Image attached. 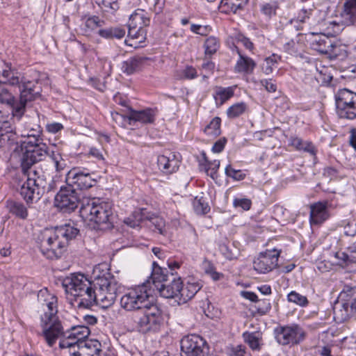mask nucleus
Listing matches in <instances>:
<instances>
[{"label": "nucleus", "instance_id": "nucleus-1", "mask_svg": "<svg viewBox=\"0 0 356 356\" xmlns=\"http://www.w3.org/2000/svg\"><path fill=\"white\" fill-rule=\"evenodd\" d=\"M120 305L132 312L131 320L140 332L159 330L163 321L162 311L154 301L149 281L129 289L122 296Z\"/></svg>", "mask_w": 356, "mask_h": 356}, {"label": "nucleus", "instance_id": "nucleus-2", "mask_svg": "<svg viewBox=\"0 0 356 356\" xmlns=\"http://www.w3.org/2000/svg\"><path fill=\"white\" fill-rule=\"evenodd\" d=\"M79 234V229L70 224L45 229L38 238L40 250L48 259H60L67 250L70 242Z\"/></svg>", "mask_w": 356, "mask_h": 356}, {"label": "nucleus", "instance_id": "nucleus-3", "mask_svg": "<svg viewBox=\"0 0 356 356\" xmlns=\"http://www.w3.org/2000/svg\"><path fill=\"white\" fill-rule=\"evenodd\" d=\"M93 287L97 288V292L74 297L79 309H90L97 305L104 308L108 307L113 305L120 290V284L109 274L95 277Z\"/></svg>", "mask_w": 356, "mask_h": 356}, {"label": "nucleus", "instance_id": "nucleus-4", "mask_svg": "<svg viewBox=\"0 0 356 356\" xmlns=\"http://www.w3.org/2000/svg\"><path fill=\"white\" fill-rule=\"evenodd\" d=\"M27 175L19 193L27 204L38 202L44 193L54 192L58 188V178L47 179L44 174L35 169L24 171Z\"/></svg>", "mask_w": 356, "mask_h": 356}, {"label": "nucleus", "instance_id": "nucleus-5", "mask_svg": "<svg viewBox=\"0 0 356 356\" xmlns=\"http://www.w3.org/2000/svg\"><path fill=\"white\" fill-rule=\"evenodd\" d=\"M79 214L85 221L94 223V229H109L113 227L115 216L110 203H97L94 200H83Z\"/></svg>", "mask_w": 356, "mask_h": 356}, {"label": "nucleus", "instance_id": "nucleus-6", "mask_svg": "<svg viewBox=\"0 0 356 356\" xmlns=\"http://www.w3.org/2000/svg\"><path fill=\"white\" fill-rule=\"evenodd\" d=\"M46 294L49 296V300H44L47 302L46 305L48 311L44 312V315L41 316V327L42 328V335L49 346L52 347L57 339L64 334V329L59 321L57 314V298L55 296L49 294L47 290H40L38 293V298L44 297Z\"/></svg>", "mask_w": 356, "mask_h": 356}, {"label": "nucleus", "instance_id": "nucleus-7", "mask_svg": "<svg viewBox=\"0 0 356 356\" xmlns=\"http://www.w3.org/2000/svg\"><path fill=\"white\" fill-rule=\"evenodd\" d=\"M19 150L22 152L21 166L23 171L33 169L32 166L44 160L51 151L40 135L34 134L24 136V140L19 144Z\"/></svg>", "mask_w": 356, "mask_h": 356}, {"label": "nucleus", "instance_id": "nucleus-8", "mask_svg": "<svg viewBox=\"0 0 356 356\" xmlns=\"http://www.w3.org/2000/svg\"><path fill=\"white\" fill-rule=\"evenodd\" d=\"M81 193L70 184L65 182L60 186L55 195L54 205L61 212L70 213L82 204Z\"/></svg>", "mask_w": 356, "mask_h": 356}, {"label": "nucleus", "instance_id": "nucleus-9", "mask_svg": "<svg viewBox=\"0 0 356 356\" xmlns=\"http://www.w3.org/2000/svg\"><path fill=\"white\" fill-rule=\"evenodd\" d=\"M335 104L340 118L356 119V93L353 90H339L335 95Z\"/></svg>", "mask_w": 356, "mask_h": 356}, {"label": "nucleus", "instance_id": "nucleus-10", "mask_svg": "<svg viewBox=\"0 0 356 356\" xmlns=\"http://www.w3.org/2000/svg\"><path fill=\"white\" fill-rule=\"evenodd\" d=\"M62 286L65 292L73 297L97 292V288L93 287V280H88L83 275L65 277L62 282Z\"/></svg>", "mask_w": 356, "mask_h": 356}, {"label": "nucleus", "instance_id": "nucleus-11", "mask_svg": "<svg viewBox=\"0 0 356 356\" xmlns=\"http://www.w3.org/2000/svg\"><path fill=\"white\" fill-rule=\"evenodd\" d=\"M307 41L312 49L327 55L330 59H334L339 55V47L325 34L309 33L307 35Z\"/></svg>", "mask_w": 356, "mask_h": 356}, {"label": "nucleus", "instance_id": "nucleus-12", "mask_svg": "<svg viewBox=\"0 0 356 356\" xmlns=\"http://www.w3.org/2000/svg\"><path fill=\"white\" fill-rule=\"evenodd\" d=\"M274 333L277 341L283 346L299 344L306 337L305 331L298 324L277 327Z\"/></svg>", "mask_w": 356, "mask_h": 356}, {"label": "nucleus", "instance_id": "nucleus-13", "mask_svg": "<svg viewBox=\"0 0 356 356\" xmlns=\"http://www.w3.org/2000/svg\"><path fill=\"white\" fill-rule=\"evenodd\" d=\"M181 356H206L209 354V345L199 335L191 334L184 337L181 341Z\"/></svg>", "mask_w": 356, "mask_h": 356}, {"label": "nucleus", "instance_id": "nucleus-14", "mask_svg": "<svg viewBox=\"0 0 356 356\" xmlns=\"http://www.w3.org/2000/svg\"><path fill=\"white\" fill-rule=\"evenodd\" d=\"M4 91L6 97H0V101L10 106L13 116L19 120L25 113L26 104L34 99L35 95L31 93L32 90H21L19 98L15 99L8 90Z\"/></svg>", "mask_w": 356, "mask_h": 356}, {"label": "nucleus", "instance_id": "nucleus-15", "mask_svg": "<svg viewBox=\"0 0 356 356\" xmlns=\"http://www.w3.org/2000/svg\"><path fill=\"white\" fill-rule=\"evenodd\" d=\"M90 331L88 327L84 325L74 326L70 331H64L63 337L59 342L60 348H74L76 346L86 342L85 340L90 335Z\"/></svg>", "mask_w": 356, "mask_h": 356}, {"label": "nucleus", "instance_id": "nucleus-16", "mask_svg": "<svg viewBox=\"0 0 356 356\" xmlns=\"http://www.w3.org/2000/svg\"><path fill=\"white\" fill-rule=\"evenodd\" d=\"M65 182L70 184L76 190L82 191L91 188L97 181L92 177V174L74 168L66 174Z\"/></svg>", "mask_w": 356, "mask_h": 356}, {"label": "nucleus", "instance_id": "nucleus-17", "mask_svg": "<svg viewBox=\"0 0 356 356\" xmlns=\"http://www.w3.org/2000/svg\"><path fill=\"white\" fill-rule=\"evenodd\" d=\"M280 252L273 249L259 254L254 261V269L260 273H267L277 266Z\"/></svg>", "mask_w": 356, "mask_h": 356}, {"label": "nucleus", "instance_id": "nucleus-18", "mask_svg": "<svg viewBox=\"0 0 356 356\" xmlns=\"http://www.w3.org/2000/svg\"><path fill=\"white\" fill-rule=\"evenodd\" d=\"M0 148L14 152L19 151L17 136L8 121H0Z\"/></svg>", "mask_w": 356, "mask_h": 356}, {"label": "nucleus", "instance_id": "nucleus-19", "mask_svg": "<svg viewBox=\"0 0 356 356\" xmlns=\"http://www.w3.org/2000/svg\"><path fill=\"white\" fill-rule=\"evenodd\" d=\"M161 296L165 298H180L181 289V280L177 277L174 273H170V280L168 282L156 286Z\"/></svg>", "mask_w": 356, "mask_h": 356}, {"label": "nucleus", "instance_id": "nucleus-20", "mask_svg": "<svg viewBox=\"0 0 356 356\" xmlns=\"http://www.w3.org/2000/svg\"><path fill=\"white\" fill-rule=\"evenodd\" d=\"M180 159L174 153H169L168 155H160L157 158L159 169L165 175L175 172L179 167Z\"/></svg>", "mask_w": 356, "mask_h": 356}, {"label": "nucleus", "instance_id": "nucleus-21", "mask_svg": "<svg viewBox=\"0 0 356 356\" xmlns=\"http://www.w3.org/2000/svg\"><path fill=\"white\" fill-rule=\"evenodd\" d=\"M329 217L327 202H318L311 206L309 220L312 225H321Z\"/></svg>", "mask_w": 356, "mask_h": 356}, {"label": "nucleus", "instance_id": "nucleus-22", "mask_svg": "<svg viewBox=\"0 0 356 356\" xmlns=\"http://www.w3.org/2000/svg\"><path fill=\"white\" fill-rule=\"evenodd\" d=\"M156 115V111L152 108H146L140 111H136L129 108V113L128 115V121L129 124L133 122H140L141 123L147 124L153 123Z\"/></svg>", "mask_w": 356, "mask_h": 356}, {"label": "nucleus", "instance_id": "nucleus-23", "mask_svg": "<svg viewBox=\"0 0 356 356\" xmlns=\"http://www.w3.org/2000/svg\"><path fill=\"white\" fill-rule=\"evenodd\" d=\"M332 309L334 319L337 323H343L355 314L353 310L349 307L348 303L345 302L340 298L339 296L334 302Z\"/></svg>", "mask_w": 356, "mask_h": 356}, {"label": "nucleus", "instance_id": "nucleus-24", "mask_svg": "<svg viewBox=\"0 0 356 356\" xmlns=\"http://www.w3.org/2000/svg\"><path fill=\"white\" fill-rule=\"evenodd\" d=\"M149 58L147 57L135 56L123 61L121 65L122 71L129 75L140 70L144 63Z\"/></svg>", "mask_w": 356, "mask_h": 356}, {"label": "nucleus", "instance_id": "nucleus-25", "mask_svg": "<svg viewBox=\"0 0 356 356\" xmlns=\"http://www.w3.org/2000/svg\"><path fill=\"white\" fill-rule=\"evenodd\" d=\"M248 3V0H221L218 9L225 14H236L243 10Z\"/></svg>", "mask_w": 356, "mask_h": 356}, {"label": "nucleus", "instance_id": "nucleus-26", "mask_svg": "<svg viewBox=\"0 0 356 356\" xmlns=\"http://www.w3.org/2000/svg\"><path fill=\"white\" fill-rule=\"evenodd\" d=\"M342 23L347 26L356 24V0H346L341 13Z\"/></svg>", "mask_w": 356, "mask_h": 356}, {"label": "nucleus", "instance_id": "nucleus-27", "mask_svg": "<svg viewBox=\"0 0 356 356\" xmlns=\"http://www.w3.org/2000/svg\"><path fill=\"white\" fill-rule=\"evenodd\" d=\"M234 48L239 56V58L235 65V70L238 72L252 73L256 66L255 62L251 58L242 55L236 46H234Z\"/></svg>", "mask_w": 356, "mask_h": 356}, {"label": "nucleus", "instance_id": "nucleus-28", "mask_svg": "<svg viewBox=\"0 0 356 356\" xmlns=\"http://www.w3.org/2000/svg\"><path fill=\"white\" fill-rule=\"evenodd\" d=\"M151 279L152 284L156 288V286H160L161 284L168 282L170 280V273L169 270L165 268L160 267L156 262H153V269L151 274Z\"/></svg>", "mask_w": 356, "mask_h": 356}, {"label": "nucleus", "instance_id": "nucleus-29", "mask_svg": "<svg viewBox=\"0 0 356 356\" xmlns=\"http://www.w3.org/2000/svg\"><path fill=\"white\" fill-rule=\"evenodd\" d=\"M149 214L146 209H140L134 211L132 215L124 220V223L132 228L138 227L140 223L148 220Z\"/></svg>", "mask_w": 356, "mask_h": 356}, {"label": "nucleus", "instance_id": "nucleus-30", "mask_svg": "<svg viewBox=\"0 0 356 356\" xmlns=\"http://www.w3.org/2000/svg\"><path fill=\"white\" fill-rule=\"evenodd\" d=\"M101 343L97 340H88L77 346L78 350L84 352L87 356H99L102 352Z\"/></svg>", "mask_w": 356, "mask_h": 356}, {"label": "nucleus", "instance_id": "nucleus-31", "mask_svg": "<svg viewBox=\"0 0 356 356\" xmlns=\"http://www.w3.org/2000/svg\"><path fill=\"white\" fill-rule=\"evenodd\" d=\"M281 61V56L272 54L270 56L266 57L260 64L261 70L266 74H270L278 68L279 63Z\"/></svg>", "mask_w": 356, "mask_h": 356}, {"label": "nucleus", "instance_id": "nucleus-32", "mask_svg": "<svg viewBox=\"0 0 356 356\" xmlns=\"http://www.w3.org/2000/svg\"><path fill=\"white\" fill-rule=\"evenodd\" d=\"M202 285L198 282H188L184 287L181 282V289L180 293L179 301L186 302L188 300L194 297V296L201 289Z\"/></svg>", "mask_w": 356, "mask_h": 356}, {"label": "nucleus", "instance_id": "nucleus-33", "mask_svg": "<svg viewBox=\"0 0 356 356\" xmlns=\"http://www.w3.org/2000/svg\"><path fill=\"white\" fill-rule=\"evenodd\" d=\"M6 208L10 213L19 218L26 219L28 216L27 209L22 202L10 200H7Z\"/></svg>", "mask_w": 356, "mask_h": 356}, {"label": "nucleus", "instance_id": "nucleus-34", "mask_svg": "<svg viewBox=\"0 0 356 356\" xmlns=\"http://www.w3.org/2000/svg\"><path fill=\"white\" fill-rule=\"evenodd\" d=\"M345 302L348 303L349 307L353 312L356 313V287L345 286L343 291L339 294Z\"/></svg>", "mask_w": 356, "mask_h": 356}, {"label": "nucleus", "instance_id": "nucleus-35", "mask_svg": "<svg viewBox=\"0 0 356 356\" xmlns=\"http://www.w3.org/2000/svg\"><path fill=\"white\" fill-rule=\"evenodd\" d=\"M149 17H147L143 10H136L129 18V25L144 28L149 26Z\"/></svg>", "mask_w": 356, "mask_h": 356}, {"label": "nucleus", "instance_id": "nucleus-36", "mask_svg": "<svg viewBox=\"0 0 356 356\" xmlns=\"http://www.w3.org/2000/svg\"><path fill=\"white\" fill-rule=\"evenodd\" d=\"M335 257L339 260L340 265L350 266L356 270V252L348 250V252H337Z\"/></svg>", "mask_w": 356, "mask_h": 356}, {"label": "nucleus", "instance_id": "nucleus-37", "mask_svg": "<svg viewBox=\"0 0 356 356\" xmlns=\"http://www.w3.org/2000/svg\"><path fill=\"white\" fill-rule=\"evenodd\" d=\"M245 341L253 350H260L262 343L260 334L257 332H245L243 334Z\"/></svg>", "mask_w": 356, "mask_h": 356}, {"label": "nucleus", "instance_id": "nucleus-38", "mask_svg": "<svg viewBox=\"0 0 356 356\" xmlns=\"http://www.w3.org/2000/svg\"><path fill=\"white\" fill-rule=\"evenodd\" d=\"M318 14V10L312 8H302L298 16V20L302 23H307L309 25L314 24V18Z\"/></svg>", "mask_w": 356, "mask_h": 356}, {"label": "nucleus", "instance_id": "nucleus-39", "mask_svg": "<svg viewBox=\"0 0 356 356\" xmlns=\"http://www.w3.org/2000/svg\"><path fill=\"white\" fill-rule=\"evenodd\" d=\"M95 3L106 13H114L120 8L118 0H93Z\"/></svg>", "mask_w": 356, "mask_h": 356}, {"label": "nucleus", "instance_id": "nucleus-40", "mask_svg": "<svg viewBox=\"0 0 356 356\" xmlns=\"http://www.w3.org/2000/svg\"><path fill=\"white\" fill-rule=\"evenodd\" d=\"M48 156L54 162L57 172H60L67 167V163L60 152L51 150Z\"/></svg>", "mask_w": 356, "mask_h": 356}, {"label": "nucleus", "instance_id": "nucleus-41", "mask_svg": "<svg viewBox=\"0 0 356 356\" xmlns=\"http://www.w3.org/2000/svg\"><path fill=\"white\" fill-rule=\"evenodd\" d=\"M105 24V21L100 19L98 16L92 15L86 18L85 21V31L90 32L97 28L102 27Z\"/></svg>", "mask_w": 356, "mask_h": 356}, {"label": "nucleus", "instance_id": "nucleus-42", "mask_svg": "<svg viewBox=\"0 0 356 356\" xmlns=\"http://www.w3.org/2000/svg\"><path fill=\"white\" fill-rule=\"evenodd\" d=\"M278 8L279 5L276 1H270L269 2H264L261 3L260 6V10L262 14L269 18H271L273 16L276 15Z\"/></svg>", "mask_w": 356, "mask_h": 356}, {"label": "nucleus", "instance_id": "nucleus-43", "mask_svg": "<svg viewBox=\"0 0 356 356\" xmlns=\"http://www.w3.org/2000/svg\"><path fill=\"white\" fill-rule=\"evenodd\" d=\"M204 47L205 49V54L211 56L214 54L219 49L220 41L217 38L214 36H210L206 39Z\"/></svg>", "mask_w": 356, "mask_h": 356}, {"label": "nucleus", "instance_id": "nucleus-44", "mask_svg": "<svg viewBox=\"0 0 356 356\" xmlns=\"http://www.w3.org/2000/svg\"><path fill=\"white\" fill-rule=\"evenodd\" d=\"M0 83L10 86H16L19 82V78L14 76L13 73L10 70V67H8V69H6L2 71Z\"/></svg>", "mask_w": 356, "mask_h": 356}, {"label": "nucleus", "instance_id": "nucleus-45", "mask_svg": "<svg viewBox=\"0 0 356 356\" xmlns=\"http://www.w3.org/2000/svg\"><path fill=\"white\" fill-rule=\"evenodd\" d=\"M221 120L218 117H215L210 123L204 128V132L211 136H218L220 134Z\"/></svg>", "mask_w": 356, "mask_h": 356}, {"label": "nucleus", "instance_id": "nucleus-46", "mask_svg": "<svg viewBox=\"0 0 356 356\" xmlns=\"http://www.w3.org/2000/svg\"><path fill=\"white\" fill-rule=\"evenodd\" d=\"M146 31L144 28L129 25L128 38L137 40L138 43L143 42L145 38Z\"/></svg>", "mask_w": 356, "mask_h": 356}, {"label": "nucleus", "instance_id": "nucleus-47", "mask_svg": "<svg viewBox=\"0 0 356 356\" xmlns=\"http://www.w3.org/2000/svg\"><path fill=\"white\" fill-rule=\"evenodd\" d=\"M194 210L197 214H206L210 211V207L206 200L202 197H196L193 201Z\"/></svg>", "mask_w": 356, "mask_h": 356}, {"label": "nucleus", "instance_id": "nucleus-48", "mask_svg": "<svg viewBox=\"0 0 356 356\" xmlns=\"http://www.w3.org/2000/svg\"><path fill=\"white\" fill-rule=\"evenodd\" d=\"M246 109V104L243 102L237 103L230 106L227 111L229 118H235L242 115Z\"/></svg>", "mask_w": 356, "mask_h": 356}, {"label": "nucleus", "instance_id": "nucleus-49", "mask_svg": "<svg viewBox=\"0 0 356 356\" xmlns=\"http://www.w3.org/2000/svg\"><path fill=\"white\" fill-rule=\"evenodd\" d=\"M234 95V90H218L213 97L218 106H222L227 99Z\"/></svg>", "mask_w": 356, "mask_h": 356}, {"label": "nucleus", "instance_id": "nucleus-50", "mask_svg": "<svg viewBox=\"0 0 356 356\" xmlns=\"http://www.w3.org/2000/svg\"><path fill=\"white\" fill-rule=\"evenodd\" d=\"M288 300L294 302L301 307L308 305V300L306 296H302L296 291H291L288 294Z\"/></svg>", "mask_w": 356, "mask_h": 356}, {"label": "nucleus", "instance_id": "nucleus-51", "mask_svg": "<svg viewBox=\"0 0 356 356\" xmlns=\"http://www.w3.org/2000/svg\"><path fill=\"white\" fill-rule=\"evenodd\" d=\"M148 221H149V222L153 226H154L155 229L156 230H158L159 234H165V221H164V220L162 218L159 217V216H153V215L152 216L149 215Z\"/></svg>", "mask_w": 356, "mask_h": 356}, {"label": "nucleus", "instance_id": "nucleus-52", "mask_svg": "<svg viewBox=\"0 0 356 356\" xmlns=\"http://www.w3.org/2000/svg\"><path fill=\"white\" fill-rule=\"evenodd\" d=\"M254 307L260 315H264L271 309V304L268 299L258 300Z\"/></svg>", "mask_w": 356, "mask_h": 356}, {"label": "nucleus", "instance_id": "nucleus-53", "mask_svg": "<svg viewBox=\"0 0 356 356\" xmlns=\"http://www.w3.org/2000/svg\"><path fill=\"white\" fill-rule=\"evenodd\" d=\"M204 159L205 161L207 163L206 168V172L207 175L211 176L213 179H214V176L217 173V170L220 167V161L214 160L213 162L208 161L205 154H204Z\"/></svg>", "mask_w": 356, "mask_h": 356}, {"label": "nucleus", "instance_id": "nucleus-54", "mask_svg": "<svg viewBox=\"0 0 356 356\" xmlns=\"http://www.w3.org/2000/svg\"><path fill=\"white\" fill-rule=\"evenodd\" d=\"M225 174L227 177H232L235 180H243L245 175L241 173V170H236L228 165L225 168Z\"/></svg>", "mask_w": 356, "mask_h": 356}, {"label": "nucleus", "instance_id": "nucleus-55", "mask_svg": "<svg viewBox=\"0 0 356 356\" xmlns=\"http://www.w3.org/2000/svg\"><path fill=\"white\" fill-rule=\"evenodd\" d=\"M233 204L236 207H241L243 210L248 211L251 207L252 202L248 198H235Z\"/></svg>", "mask_w": 356, "mask_h": 356}, {"label": "nucleus", "instance_id": "nucleus-56", "mask_svg": "<svg viewBox=\"0 0 356 356\" xmlns=\"http://www.w3.org/2000/svg\"><path fill=\"white\" fill-rule=\"evenodd\" d=\"M235 40L237 42L241 43L246 49L252 50L254 48L253 43L249 38H246L244 35L238 33L235 35Z\"/></svg>", "mask_w": 356, "mask_h": 356}, {"label": "nucleus", "instance_id": "nucleus-57", "mask_svg": "<svg viewBox=\"0 0 356 356\" xmlns=\"http://www.w3.org/2000/svg\"><path fill=\"white\" fill-rule=\"evenodd\" d=\"M323 175L325 177L331 181L338 177L339 171L333 167H326L324 168Z\"/></svg>", "mask_w": 356, "mask_h": 356}, {"label": "nucleus", "instance_id": "nucleus-58", "mask_svg": "<svg viewBox=\"0 0 356 356\" xmlns=\"http://www.w3.org/2000/svg\"><path fill=\"white\" fill-rule=\"evenodd\" d=\"M343 233L348 236H354L356 234V223L347 222L343 226Z\"/></svg>", "mask_w": 356, "mask_h": 356}, {"label": "nucleus", "instance_id": "nucleus-59", "mask_svg": "<svg viewBox=\"0 0 356 356\" xmlns=\"http://www.w3.org/2000/svg\"><path fill=\"white\" fill-rule=\"evenodd\" d=\"M113 100L116 104L119 105L128 107L129 108H130L127 98L126 97H123L120 92H117L115 95H114Z\"/></svg>", "mask_w": 356, "mask_h": 356}, {"label": "nucleus", "instance_id": "nucleus-60", "mask_svg": "<svg viewBox=\"0 0 356 356\" xmlns=\"http://www.w3.org/2000/svg\"><path fill=\"white\" fill-rule=\"evenodd\" d=\"M226 142H227V139L225 138L219 139L218 141H216L214 143V145L212 147V151L216 153L221 152L225 147Z\"/></svg>", "mask_w": 356, "mask_h": 356}, {"label": "nucleus", "instance_id": "nucleus-61", "mask_svg": "<svg viewBox=\"0 0 356 356\" xmlns=\"http://www.w3.org/2000/svg\"><path fill=\"white\" fill-rule=\"evenodd\" d=\"M112 32V38L121 39L126 33L125 29L120 27H111Z\"/></svg>", "mask_w": 356, "mask_h": 356}, {"label": "nucleus", "instance_id": "nucleus-62", "mask_svg": "<svg viewBox=\"0 0 356 356\" xmlns=\"http://www.w3.org/2000/svg\"><path fill=\"white\" fill-rule=\"evenodd\" d=\"M220 251L227 259L232 260L234 257V254L232 252L228 245L226 244H221L220 245Z\"/></svg>", "mask_w": 356, "mask_h": 356}, {"label": "nucleus", "instance_id": "nucleus-63", "mask_svg": "<svg viewBox=\"0 0 356 356\" xmlns=\"http://www.w3.org/2000/svg\"><path fill=\"white\" fill-rule=\"evenodd\" d=\"M184 75L187 79H193L197 75V71L195 68L191 66H188L184 70Z\"/></svg>", "mask_w": 356, "mask_h": 356}, {"label": "nucleus", "instance_id": "nucleus-64", "mask_svg": "<svg viewBox=\"0 0 356 356\" xmlns=\"http://www.w3.org/2000/svg\"><path fill=\"white\" fill-rule=\"evenodd\" d=\"M261 83L265 89H276L277 88L275 81L272 79L261 80Z\"/></svg>", "mask_w": 356, "mask_h": 356}]
</instances>
